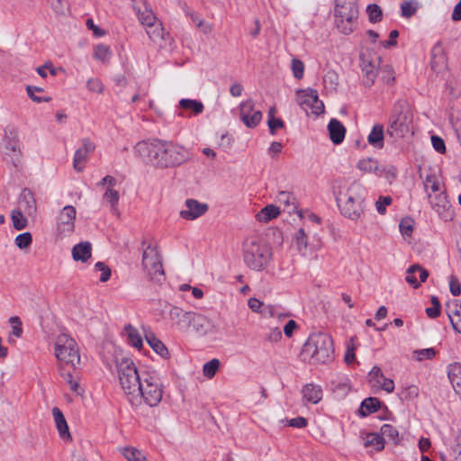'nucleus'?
<instances>
[{"instance_id": "nucleus-1", "label": "nucleus", "mask_w": 461, "mask_h": 461, "mask_svg": "<svg viewBox=\"0 0 461 461\" xmlns=\"http://www.w3.org/2000/svg\"><path fill=\"white\" fill-rule=\"evenodd\" d=\"M134 149L147 164L159 169L177 167L189 158L187 149L172 141L142 140L136 144Z\"/></svg>"}, {"instance_id": "nucleus-2", "label": "nucleus", "mask_w": 461, "mask_h": 461, "mask_svg": "<svg viewBox=\"0 0 461 461\" xmlns=\"http://www.w3.org/2000/svg\"><path fill=\"white\" fill-rule=\"evenodd\" d=\"M360 185L356 182L348 184L344 181H336L333 185V192L340 212L353 221L357 220L363 212L361 203L356 201Z\"/></svg>"}, {"instance_id": "nucleus-3", "label": "nucleus", "mask_w": 461, "mask_h": 461, "mask_svg": "<svg viewBox=\"0 0 461 461\" xmlns=\"http://www.w3.org/2000/svg\"><path fill=\"white\" fill-rule=\"evenodd\" d=\"M333 341L330 335L317 332L310 335L304 343L301 356L312 364H325L332 359Z\"/></svg>"}, {"instance_id": "nucleus-4", "label": "nucleus", "mask_w": 461, "mask_h": 461, "mask_svg": "<svg viewBox=\"0 0 461 461\" xmlns=\"http://www.w3.org/2000/svg\"><path fill=\"white\" fill-rule=\"evenodd\" d=\"M272 258L271 249L258 238L248 239L243 243V260L254 271L263 270Z\"/></svg>"}, {"instance_id": "nucleus-5", "label": "nucleus", "mask_w": 461, "mask_h": 461, "mask_svg": "<svg viewBox=\"0 0 461 461\" xmlns=\"http://www.w3.org/2000/svg\"><path fill=\"white\" fill-rule=\"evenodd\" d=\"M386 132L394 139L408 138L413 134V114L406 105L399 104L394 106Z\"/></svg>"}, {"instance_id": "nucleus-6", "label": "nucleus", "mask_w": 461, "mask_h": 461, "mask_svg": "<svg viewBox=\"0 0 461 461\" xmlns=\"http://www.w3.org/2000/svg\"><path fill=\"white\" fill-rule=\"evenodd\" d=\"M117 373L120 384L124 393L130 398L136 396L142 382L134 362L131 358L124 357L118 359Z\"/></svg>"}, {"instance_id": "nucleus-7", "label": "nucleus", "mask_w": 461, "mask_h": 461, "mask_svg": "<svg viewBox=\"0 0 461 461\" xmlns=\"http://www.w3.org/2000/svg\"><path fill=\"white\" fill-rule=\"evenodd\" d=\"M163 396V384L153 375H148L140 384L138 394L130 398L134 404L140 400H143L150 407L158 406Z\"/></svg>"}, {"instance_id": "nucleus-8", "label": "nucleus", "mask_w": 461, "mask_h": 461, "mask_svg": "<svg viewBox=\"0 0 461 461\" xmlns=\"http://www.w3.org/2000/svg\"><path fill=\"white\" fill-rule=\"evenodd\" d=\"M55 355L65 366L76 368L80 363V355L76 341L68 334L58 336L55 345Z\"/></svg>"}, {"instance_id": "nucleus-9", "label": "nucleus", "mask_w": 461, "mask_h": 461, "mask_svg": "<svg viewBox=\"0 0 461 461\" xmlns=\"http://www.w3.org/2000/svg\"><path fill=\"white\" fill-rule=\"evenodd\" d=\"M142 267L150 280L160 282L164 276L161 256L158 251L148 246L142 254Z\"/></svg>"}, {"instance_id": "nucleus-10", "label": "nucleus", "mask_w": 461, "mask_h": 461, "mask_svg": "<svg viewBox=\"0 0 461 461\" xmlns=\"http://www.w3.org/2000/svg\"><path fill=\"white\" fill-rule=\"evenodd\" d=\"M296 101L303 110L306 113L319 115L324 111L323 103L319 100L318 93L312 89L298 90L296 92Z\"/></svg>"}, {"instance_id": "nucleus-11", "label": "nucleus", "mask_w": 461, "mask_h": 461, "mask_svg": "<svg viewBox=\"0 0 461 461\" xmlns=\"http://www.w3.org/2000/svg\"><path fill=\"white\" fill-rule=\"evenodd\" d=\"M76 215V208L72 205H67L60 211L57 220V233L59 238L63 239L74 232Z\"/></svg>"}, {"instance_id": "nucleus-12", "label": "nucleus", "mask_w": 461, "mask_h": 461, "mask_svg": "<svg viewBox=\"0 0 461 461\" xmlns=\"http://www.w3.org/2000/svg\"><path fill=\"white\" fill-rule=\"evenodd\" d=\"M360 67L364 74V83L367 86H371L377 74L378 59L370 54H361Z\"/></svg>"}, {"instance_id": "nucleus-13", "label": "nucleus", "mask_w": 461, "mask_h": 461, "mask_svg": "<svg viewBox=\"0 0 461 461\" xmlns=\"http://www.w3.org/2000/svg\"><path fill=\"white\" fill-rule=\"evenodd\" d=\"M185 209L180 212V216L183 219L193 221L206 212L208 205L206 203H199L194 199H187L185 201Z\"/></svg>"}, {"instance_id": "nucleus-14", "label": "nucleus", "mask_w": 461, "mask_h": 461, "mask_svg": "<svg viewBox=\"0 0 461 461\" xmlns=\"http://www.w3.org/2000/svg\"><path fill=\"white\" fill-rule=\"evenodd\" d=\"M428 198L432 209L441 217L448 216V210L450 203L445 191L439 192L436 194H428Z\"/></svg>"}, {"instance_id": "nucleus-15", "label": "nucleus", "mask_w": 461, "mask_h": 461, "mask_svg": "<svg viewBox=\"0 0 461 461\" xmlns=\"http://www.w3.org/2000/svg\"><path fill=\"white\" fill-rule=\"evenodd\" d=\"M95 149V144L89 140L85 139L82 140V147L76 150L74 156L73 167L75 170L78 172L83 170L85 162Z\"/></svg>"}, {"instance_id": "nucleus-16", "label": "nucleus", "mask_w": 461, "mask_h": 461, "mask_svg": "<svg viewBox=\"0 0 461 461\" xmlns=\"http://www.w3.org/2000/svg\"><path fill=\"white\" fill-rule=\"evenodd\" d=\"M357 15L358 11L356 5V2H337L335 8V19H348L349 21H357Z\"/></svg>"}, {"instance_id": "nucleus-17", "label": "nucleus", "mask_w": 461, "mask_h": 461, "mask_svg": "<svg viewBox=\"0 0 461 461\" xmlns=\"http://www.w3.org/2000/svg\"><path fill=\"white\" fill-rule=\"evenodd\" d=\"M429 272L420 265L416 264L407 269L405 280L414 288H418L420 283L427 280Z\"/></svg>"}, {"instance_id": "nucleus-18", "label": "nucleus", "mask_w": 461, "mask_h": 461, "mask_svg": "<svg viewBox=\"0 0 461 461\" xmlns=\"http://www.w3.org/2000/svg\"><path fill=\"white\" fill-rule=\"evenodd\" d=\"M193 312H185L177 306H172L169 310V318L179 329H187L191 327L190 318Z\"/></svg>"}, {"instance_id": "nucleus-19", "label": "nucleus", "mask_w": 461, "mask_h": 461, "mask_svg": "<svg viewBox=\"0 0 461 461\" xmlns=\"http://www.w3.org/2000/svg\"><path fill=\"white\" fill-rule=\"evenodd\" d=\"M134 10L136 11L140 23L145 27L153 25V23L158 21L152 9L146 1L142 2L141 6H134Z\"/></svg>"}, {"instance_id": "nucleus-20", "label": "nucleus", "mask_w": 461, "mask_h": 461, "mask_svg": "<svg viewBox=\"0 0 461 461\" xmlns=\"http://www.w3.org/2000/svg\"><path fill=\"white\" fill-rule=\"evenodd\" d=\"M71 253L75 261L86 263L92 257V245L89 241H81L73 247Z\"/></svg>"}, {"instance_id": "nucleus-21", "label": "nucleus", "mask_w": 461, "mask_h": 461, "mask_svg": "<svg viewBox=\"0 0 461 461\" xmlns=\"http://www.w3.org/2000/svg\"><path fill=\"white\" fill-rule=\"evenodd\" d=\"M302 395L305 402L316 404L322 399V389L320 385L307 384L302 389Z\"/></svg>"}, {"instance_id": "nucleus-22", "label": "nucleus", "mask_w": 461, "mask_h": 461, "mask_svg": "<svg viewBox=\"0 0 461 461\" xmlns=\"http://www.w3.org/2000/svg\"><path fill=\"white\" fill-rule=\"evenodd\" d=\"M18 210L23 211L28 215H33L36 212V201L30 190L24 189L21 193Z\"/></svg>"}, {"instance_id": "nucleus-23", "label": "nucleus", "mask_w": 461, "mask_h": 461, "mask_svg": "<svg viewBox=\"0 0 461 461\" xmlns=\"http://www.w3.org/2000/svg\"><path fill=\"white\" fill-rule=\"evenodd\" d=\"M52 414L54 417L56 428L59 431V436L67 440H71V434L68 429V426L67 420L62 413V411L58 408L54 407L52 409Z\"/></svg>"}, {"instance_id": "nucleus-24", "label": "nucleus", "mask_w": 461, "mask_h": 461, "mask_svg": "<svg viewBox=\"0 0 461 461\" xmlns=\"http://www.w3.org/2000/svg\"><path fill=\"white\" fill-rule=\"evenodd\" d=\"M447 308V315L453 329L461 333V301L454 300Z\"/></svg>"}, {"instance_id": "nucleus-25", "label": "nucleus", "mask_w": 461, "mask_h": 461, "mask_svg": "<svg viewBox=\"0 0 461 461\" xmlns=\"http://www.w3.org/2000/svg\"><path fill=\"white\" fill-rule=\"evenodd\" d=\"M330 138L334 144H339L343 141L346 134V128L337 119H331L328 124Z\"/></svg>"}, {"instance_id": "nucleus-26", "label": "nucleus", "mask_w": 461, "mask_h": 461, "mask_svg": "<svg viewBox=\"0 0 461 461\" xmlns=\"http://www.w3.org/2000/svg\"><path fill=\"white\" fill-rule=\"evenodd\" d=\"M6 155L10 158L14 167L21 164L22 151L19 145V140L14 137L7 140L5 144Z\"/></svg>"}, {"instance_id": "nucleus-27", "label": "nucleus", "mask_w": 461, "mask_h": 461, "mask_svg": "<svg viewBox=\"0 0 461 461\" xmlns=\"http://www.w3.org/2000/svg\"><path fill=\"white\" fill-rule=\"evenodd\" d=\"M190 321L191 326L197 334L205 335L209 331L211 322L203 314L193 312Z\"/></svg>"}, {"instance_id": "nucleus-28", "label": "nucleus", "mask_w": 461, "mask_h": 461, "mask_svg": "<svg viewBox=\"0 0 461 461\" xmlns=\"http://www.w3.org/2000/svg\"><path fill=\"white\" fill-rule=\"evenodd\" d=\"M277 201L280 203L284 204L285 210H287L288 213L296 212L298 213L299 217L303 218V212H302V211L297 210L296 199L291 193L285 192V191L280 192L277 194Z\"/></svg>"}, {"instance_id": "nucleus-29", "label": "nucleus", "mask_w": 461, "mask_h": 461, "mask_svg": "<svg viewBox=\"0 0 461 461\" xmlns=\"http://www.w3.org/2000/svg\"><path fill=\"white\" fill-rule=\"evenodd\" d=\"M384 130L382 124H375L372 128L368 137V143L377 149L384 147Z\"/></svg>"}, {"instance_id": "nucleus-30", "label": "nucleus", "mask_w": 461, "mask_h": 461, "mask_svg": "<svg viewBox=\"0 0 461 461\" xmlns=\"http://www.w3.org/2000/svg\"><path fill=\"white\" fill-rule=\"evenodd\" d=\"M447 375L456 393L461 394V363L449 365Z\"/></svg>"}, {"instance_id": "nucleus-31", "label": "nucleus", "mask_w": 461, "mask_h": 461, "mask_svg": "<svg viewBox=\"0 0 461 461\" xmlns=\"http://www.w3.org/2000/svg\"><path fill=\"white\" fill-rule=\"evenodd\" d=\"M145 338L149 345L157 354L165 359L169 357V352L166 346L152 332L146 333Z\"/></svg>"}, {"instance_id": "nucleus-32", "label": "nucleus", "mask_w": 461, "mask_h": 461, "mask_svg": "<svg viewBox=\"0 0 461 461\" xmlns=\"http://www.w3.org/2000/svg\"><path fill=\"white\" fill-rule=\"evenodd\" d=\"M293 242L296 246L297 250L305 254L306 250L310 248L309 237L303 228H299L293 236Z\"/></svg>"}, {"instance_id": "nucleus-33", "label": "nucleus", "mask_w": 461, "mask_h": 461, "mask_svg": "<svg viewBox=\"0 0 461 461\" xmlns=\"http://www.w3.org/2000/svg\"><path fill=\"white\" fill-rule=\"evenodd\" d=\"M124 333L127 337V341L129 344L138 349L142 348L143 341L141 335L135 327H133L131 324L126 325L124 327Z\"/></svg>"}, {"instance_id": "nucleus-34", "label": "nucleus", "mask_w": 461, "mask_h": 461, "mask_svg": "<svg viewBox=\"0 0 461 461\" xmlns=\"http://www.w3.org/2000/svg\"><path fill=\"white\" fill-rule=\"evenodd\" d=\"M446 67V58L442 53L441 46L437 44L432 50L431 68L439 72Z\"/></svg>"}, {"instance_id": "nucleus-35", "label": "nucleus", "mask_w": 461, "mask_h": 461, "mask_svg": "<svg viewBox=\"0 0 461 461\" xmlns=\"http://www.w3.org/2000/svg\"><path fill=\"white\" fill-rule=\"evenodd\" d=\"M280 213V210L274 204L267 205L262 208L257 214V219L261 222H268L269 221L276 218Z\"/></svg>"}, {"instance_id": "nucleus-36", "label": "nucleus", "mask_w": 461, "mask_h": 461, "mask_svg": "<svg viewBox=\"0 0 461 461\" xmlns=\"http://www.w3.org/2000/svg\"><path fill=\"white\" fill-rule=\"evenodd\" d=\"M380 408V401L377 398L369 397L364 400L359 409V414L366 417L375 412Z\"/></svg>"}, {"instance_id": "nucleus-37", "label": "nucleus", "mask_w": 461, "mask_h": 461, "mask_svg": "<svg viewBox=\"0 0 461 461\" xmlns=\"http://www.w3.org/2000/svg\"><path fill=\"white\" fill-rule=\"evenodd\" d=\"M146 32L149 39L154 42H158L164 39L165 30L162 23L158 21L155 22L153 25L146 27Z\"/></svg>"}, {"instance_id": "nucleus-38", "label": "nucleus", "mask_w": 461, "mask_h": 461, "mask_svg": "<svg viewBox=\"0 0 461 461\" xmlns=\"http://www.w3.org/2000/svg\"><path fill=\"white\" fill-rule=\"evenodd\" d=\"M357 168L365 174H371L379 171V164L377 160L371 158H366L358 161Z\"/></svg>"}, {"instance_id": "nucleus-39", "label": "nucleus", "mask_w": 461, "mask_h": 461, "mask_svg": "<svg viewBox=\"0 0 461 461\" xmlns=\"http://www.w3.org/2000/svg\"><path fill=\"white\" fill-rule=\"evenodd\" d=\"M103 199L110 204L111 211L118 214L117 204L120 199L119 192L114 188H106Z\"/></svg>"}, {"instance_id": "nucleus-40", "label": "nucleus", "mask_w": 461, "mask_h": 461, "mask_svg": "<svg viewBox=\"0 0 461 461\" xmlns=\"http://www.w3.org/2000/svg\"><path fill=\"white\" fill-rule=\"evenodd\" d=\"M179 105L185 110H191L195 115L202 113L204 108L202 102L193 99H182Z\"/></svg>"}, {"instance_id": "nucleus-41", "label": "nucleus", "mask_w": 461, "mask_h": 461, "mask_svg": "<svg viewBox=\"0 0 461 461\" xmlns=\"http://www.w3.org/2000/svg\"><path fill=\"white\" fill-rule=\"evenodd\" d=\"M424 188L426 192L430 190L431 192L435 193V194L443 191L441 190V183L439 178L433 174L426 176L424 180Z\"/></svg>"}, {"instance_id": "nucleus-42", "label": "nucleus", "mask_w": 461, "mask_h": 461, "mask_svg": "<svg viewBox=\"0 0 461 461\" xmlns=\"http://www.w3.org/2000/svg\"><path fill=\"white\" fill-rule=\"evenodd\" d=\"M365 447H373L375 450L380 451L384 447V438L376 433H370L365 438Z\"/></svg>"}, {"instance_id": "nucleus-43", "label": "nucleus", "mask_w": 461, "mask_h": 461, "mask_svg": "<svg viewBox=\"0 0 461 461\" xmlns=\"http://www.w3.org/2000/svg\"><path fill=\"white\" fill-rule=\"evenodd\" d=\"M323 84L327 89L330 91L336 90L339 85V76L337 72L333 69H329L323 77Z\"/></svg>"}, {"instance_id": "nucleus-44", "label": "nucleus", "mask_w": 461, "mask_h": 461, "mask_svg": "<svg viewBox=\"0 0 461 461\" xmlns=\"http://www.w3.org/2000/svg\"><path fill=\"white\" fill-rule=\"evenodd\" d=\"M121 452L128 461H146V456L135 447H123Z\"/></svg>"}, {"instance_id": "nucleus-45", "label": "nucleus", "mask_w": 461, "mask_h": 461, "mask_svg": "<svg viewBox=\"0 0 461 461\" xmlns=\"http://www.w3.org/2000/svg\"><path fill=\"white\" fill-rule=\"evenodd\" d=\"M420 4L416 0L405 1L401 5L402 15L405 18H410L415 14Z\"/></svg>"}, {"instance_id": "nucleus-46", "label": "nucleus", "mask_w": 461, "mask_h": 461, "mask_svg": "<svg viewBox=\"0 0 461 461\" xmlns=\"http://www.w3.org/2000/svg\"><path fill=\"white\" fill-rule=\"evenodd\" d=\"M262 120V113L260 111H253L249 115H246L242 113V122L248 128L256 127Z\"/></svg>"}, {"instance_id": "nucleus-47", "label": "nucleus", "mask_w": 461, "mask_h": 461, "mask_svg": "<svg viewBox=\"0 0 461 461\" xmlns=\"http://www.w3.org/2000/svg\"><path fill=\"white\" fill-rule=\"evenodd\" d=\"M11 218L13 221V225L14 229L21 230L26 228L27 226V219L23 215L21 210H14L11 214Z\"/></svg>"}, {"instance_id": "nucleus-48", "label": "nucleus", "mask_w": 461, "mask_h": 461, "mask_svg": "<svg viewBox=\"0 0 461 461\" xmlns=\"http://www.w3.org/2000/svg\"><path fill=\"white\" fill-rule=\"evenodd\" d=\"M440 461H461V443H457L448 453H441Z\"/></svg>"}, {"instance_id": "nucleus-49", "label": "nucleus", "mask_w": 461, "mask_h": 461, "mask_svg": "<svg viewBox=\"0 0 461 461\" xmlns=\"http://www.w3.org/2000/svg\"><path fill=\"white\" fill-rule=\"evenodd\" d=\"M220 365V360L217 358H213L205 363L203 367V375L207 378H212L219 370Z\"/></svg>"}, {"instance_id": "nucleus-50", "label": "nucleus", "mask_w": 461, "mask_h": 461, "mask_svg": "<svg viewBox=\"0 0 461 461\" xmlns=\"http://www.w3.org/2000/svg\"><path fill=\"white\" fill-rule=\"evenodd\" d=\"M94 57L102 62H107L111 57V50L108 46L99 44L95 48Z\"/></svg>"}, {"instance_id": "nucleus-51", "label": "nucleus", "mask_w": 461, "mask_h": 461, "mask_svg": "<svg viewBox=\"0 0 461 461\" xmlns=\"http://www.w3.org/2000/svg\"><path fill=\"white\" fill-rule=\"evenodd\" d=\"M335 23L338 29L344 34H349L356 27V21H349L348 19H335Z\"/></svg>"}, {"instance_id": "nucleus-52", "label": "nucleus", "mask_w": 461, "mask_h": 461, "mask_svg": "<svg viewBox=\"0 0 461 461\" xmlns=\"http://www.w3.org/2000/svg\"><path fill=\"white\" fill-rule=\"evenodd\" d=\"M335 23L338 29L344 34H349L356 27V21H349L348 19H335Z\"/></svg>"}, {"instance_id": "nucleus-53", "label": "nucleus", "mask_w": 461, "mask_h": 461, "mask_svg": "<svg viewBox=\"0 0 461 461\" xmlns=\"http://www.w3.org/2000/svg\"><path fill=\"white\" fill-rule=\"evenodd\" d=\"M366 12L371 23H377L382 20L383 13L379 5L375 4L369 5L366 8Z\"/></svg>"}, {"instance_id": "nucleus-54", "label": "nucleus", "mask_w": 461, "mask_h": 461, "mask_svg": "<svg viewBox=\"0 0 461 461\" xmlns=\"http://www.w3.org/2000/svg\"><path fill=\"white\" fill-rule=\"evenodd\" d=\"M414 221L410 217L402 219L399 228L403 236L410 237L413 231Z\"/></svg>"}, {"instance_id": "nucleus-55", "label": "nucleus", "mask_w": 461, "mask_h": 461, "mask_svg": "<svg viewBox=\"0 0 461 461\" xmlns=\"http://www.w3.org/2000/svg\"><path fill=\"white\" fill-rule=\"evenodd\" d=\"M32 237L30 232H24V233L19 234L15 238V245L21 249L29 248L32 244Z\"/></svg>"}, {"instance_id": "nucleus-56", "label": "nucleus", "mask_w": 461, "mask_h": 461, "mask_svg": "<svg viewBox=\"0 0 461 461\" xmlns=\"http://www.w3.org/2000/svg\"><path fill=\"white\" fill-rule=\"evenodd\" d=\"M357 349V346L355 344V337L350 338V340L347 346V351L344 357L345 362L348 365L352 364L356 360L355 351Z\"/></svg>"}, {"instance_id": "nucleus-57", "label": "nucleus", "mask_w": 461, "mask_h": 461, "mask_svg": "<svg viewBox=\"0 0 461 461\" xmlns=\"http://www.w3.org/2000/svg\"><path fill=\"white\" fill-rule=\"evenodd\" d=\"M291 68L293 71V75L296 79H302L304 74V64L302 60L298 59H293Z\"/></svg>"}, {"instance_id": "nucleus-58", "label": "nucleus", "mask_w": 461, "mask_h": 461, "mask_svg": "<svg viewBox=\"0 0 461 461\" xmlns=\"http://www.w3.org/2000/svg\"><path fill=\"white\" fill-rule=\"evenodd\" d=\"M59 372L61 375L65 378L67 383L69 384L70 389L73 392H77L79 388L78 382L73 379V376L69 370H66V366H62L59 367Z\"/></svg>"}, {"instance_id": "nucleus-59", "label": "nucleus", "mask_w": 461, "mask_h": 461, "mask_svg": "<svg viewBox=\"0 0 461 461\" xmlns=\"http://www.w3.org/2000/svg\"><path fill=\"white\" fill-rule=\"evenodd\" d=\"M434 356H435V350L432 348L413 351V357L417 361H422L424 359H431Z\"/></svg>"}, {"instance_id": "nucleus-60", "label": "nucleus", "mask_w": 461, "mask_h": 461, "mask_svg": "<svg viewBox=\"0 0 461 461\" xmlns=\"http://www.w3.org/2000/svg\"><path fill=\"white\" fill-rule=\"evenodd\" d=\"M381 433L382 437H386L395 442L398 441V431L393 426L390 424L383 425L381 428Z\"/></svg>"}, {"instance_id": "nucleus-61", "label": "nucleus", "mask_w": 461, "mask_h": 461, "mask_svg": "<svg viewBox=\"0 0 461 461\" xmlns=\"http://www.w3.org/2000/svg\"><path fill=\"white\" fill-rule=\"evenodd\" d=\"M95 270L100 271L101 276L99 280L103 283L107 282L111 277V269L103 262H97L95 265Z\"/></svg>"}, {"instance_id": "nucleus-62", "label": "nucleus", "mask_w": 461, "mask_h": 461, "mask_svg": "<svg viewBox=\"0 0 461 461\" xmlns=\"http://www.w3.org/2000/svg\"><path fill=\"white\" fill-rule=\"evenodd\" d=\"M393 199L391 196H380L375 202V208L377 212L384 215L386 212V206L392 204Z\"/></svg>"}, {"instance_id": "nucleus-63", "label": "nucleus", "mask_w": 461, "mask_h": 461, "mask_svg": "<svg viewBox=\"0 0 461 461\" xmlns=\"http://www.w3.org/2000/svg\"><path fill=\"white\" fill-rule=\"evenodd\" d=\"M432 307L426 309V313L429 318H436L440 314V303L438 297H431Z\"/></svg>"}, {"instance_id": "nucleus-64", "label": "nucleus", "mask_w": 461, "mask_h": 461, "mask_svg": "<svg viewBox=\"0 0 461 461\" xmlns=\"http://www.w3.org/2000/svg\"><path fill=\"white\" fill-rule=\"evenodd\" d=\"M402 394L404 400L412 401L418 397L419 388L414 384L408 385L402 390Z\"/></svg>"}]
</instances>
